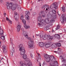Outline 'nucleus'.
Instances as JSON below:
<instances>
[{"label": "nucleus", "mask_w": 66, "mask_h": 66, "mask_svg": "<svg viewBox=\"0 0 66 66\" xmlns=\"http://www.w3.org/2000/svg\"><path fill=\"white\" fill-rule=\"evenodd\" d=\"M44 57L45 59V61L47 63H49L50 62V61L52 60V59H54V56H52L49 55L47 54H44Z\"/></svg>", "instance_id": "1"}, {"label": "nucleus", "mask_w": 66, "mask_h": 66, "mask_svg": "<svg viewBox=\"0 0 66 66\" xmlns=\"http://www.w3.org/2000/svg\"><path fill=\"white\" fill-rule=\"evenodd\" d=\"M13 4V3H9V6H7V10H10L11 9L12 10L14 11L16 9V7H18V4Z\"/></svg>", "instance_id": "2"}, {"label": "nucleus", "mask_w": 66, "mask_h": 66, "mask_svg": "<svg viewBox=\"0 0 66 66\" xmlns=\"http://www.w3.org/2000/svg\"><path fill=\"white\" fill-rule=\"evenodd\" d=\"M28 45L29 46V47L31 49L33 47L34 45V42L33 41V40H30L28 41Z\"/></svg>", "instance_id": "3"}, {"label": "nucleus", "mask_w": 66, "mask_h": 66, "mask_svg": "<svg viewBox=\"0 0 66 66\" xmlns=\"http://www.w3.org/2000/svg\"><path fill=\"white\" fill-rule=\"evenodd\" d=\"M57 2H56L54 3H53V4L50 6V8H51V7H52V8H54L56 10H57V8H58V7H57Z\"/></svg>", "instance_id": "4"}, {"label": "nucleus", "mask_w": 66, "mask_h": 66, "mask_svg": "<svg viewBox=\"0 0 66 66\" xmlns=\"http://www.w3.org/2000/svg\"><path fill=\"white\" fill-rule=\"evenodd\" d=\"M50 65L51 66H57L59 65L57 61H55L54 63L50 62Z\"/></svg>", "instance_id": "5"}, {"label": "nucleus", "mask_w": 66, "mask_h": 66, "mask_svg": "<svg viewBox=\"0 0 66 66\" xmlns=\"http://www.w3.org/2000/svg\"><path fill=\"white\" fill-rule=\"evenodd\" d=\"M19 51H21L20 54L21 55H23L25 53V50L24 48H23L22 49L21 48H19Z\"/></svg>", "instance_id": "6"}, {"label": "nucleus", "mask_w": 66, "mask_h": 66, "mask_svg": "<svg viewBox=\"0 0 66 66\" xmlns=\"http://www.w3.org/2000/svg\"><path fill=\"white\" fill-rule=\"evenodd\" d=\"M60 57H61V59L62 60H63L62 61V62H63L64 63V64H63L62 65V66H66V59H64L63 58V57L62 56V55H61L60 56Z\"/></svg>", "instance_id": "7"}, {"label": "nucleus", "mask_w": 66, "mask_h": 66, "mask_svg": "<svg viewBox=\"0 0 66 66\" xmlns=\"http://www.w3.org/2000/svg\"><path fill=\"white\" fill-rule=\"evenodd\" d=\"M43 9L44 10H45V11H48V9H49V6L47 5L46 4L45 5H43Z\"/></svg>", "instance_id": "8"}, {"label": "nucleus", "mask_w": 66, "mask_h": 66, "mask_svg": "<svg viewBox=\"0 0 66 66\" xmlns=\"http://www.w3.org/2000/svg\"><path fill=\"white\" fill-rule=\"evenodd\" d=\"M39 35L40 38H43V39H46V36L47 35H45L43 36V34H40Z\"/></svg>", "instance_id": "9"}, {"label": "nucleus", "mask_w": 66, "mask_h": 66, "mask_svg": "<svg viewBox=\"0 0 66 66\" xmlns=\"http://www.w3.org/2000/svg\"><path fill=\"white\" fill-rule=\"evenodd\" d=\"M46 38H47L48 40H51L53 38V37L49 35H46Z\"/></svg>", "instance_id": "10"}, {"label": "nucleus", "mask_w": 66, "mask_h": 66, "mask_svg": "<svg viewBox=\"0 0 66 66\" xmlns=\"http://www.w3.org/2000/svg\"><path fill=\"white\" fill-rule=\"evenodd\" d=\"M51 45V42H49L48 43L45 45V46L46 48H49Z\"/></svg>", "instance_id": "11"}, {"label": "nucleus", "mask_w": 66, "mask_h": 66, "mask_svg": "<svg viewBox=\"0 0 66 66\" xmlns=\"http://www.w3.org/2000/svg\"><path fill=\"white\" fill-rule=\"evenodd\" d=\"M17 32H19L20 30V29H21V26L20 24L18 25V26L17 27Z\"/></svg>", "instance_id": "12"}, {"label": "nucleus", "mask_w": 66, "mask_h": 66, "mask_svg": "<svg viewBox=\"0 0 66 66\" xmlns=\"http://www.w3.org/2000/svg\"><path fill=\"white\" fill-rule=\"evenodd\" d=\"M3 30L1 28V27H0V35L1 36L3 35Z\"/></svg>", "instance_id": "13"}, {"label": "nucleus", "mask_w": 66, "mask_h": 66, "mask_svg": "<svg viewBox=\"0 0 66 66\" xmlns=\"http://www.w3.org/2000/svg\"><path fill=\"white\" fill-rule=\"evenodd\" d=\"M39 45L40 47H44L45 44L43 42H41L39 43Z\"/></svg>", "instance_id": "14"}, {"label": "nucleus", "mask_w": 66, "mask_h": 66, "mask_svg": "<svg viewBox=\"0 0 66 66\" xmlns=\"http://www.w3.org/2000/svg\"><path fill=\"white\" fill-rule=\"evenodd\" d=\"M23 35L24 36L26 37H27L28 36V33H27V32L25 31H24L23 32Z\"/></svg>", "instance_id": "15"}, {"label": "nucleus", "mask_w": 66, "mask_h": 66, "mask_svg": "<svg viewBox=\"0 0 66 66\" xmlns=\"http://www.w3.org/2000/svg\"><path fill=\"white\" fill-rule=\"evenodd\" d=\"M12 50H11V52L10 53V55H13V53H14L15 52V51L14 50V48H12Z\"/></svg>", "instance_id": "16"}, {"label": "nucleus", "mask_w": 66, "mask_h": 66, "mask_svg": "<svg viewBox=\"0 0 66 66\" xmlns=\"http://www.w3.org/2000/svg\"><path fill=\"white\" fill-rule=\"evenodd\" d=\"M54 37L58 39L60 38V35L56 34L55 35Z\"/></svg>", "instance_id": "17"}, {"label": "nucleus", "mask_w": 66, "mask_h": 66, "mask_svg": "<svg viewBox=\"0 0 66 66\" xmlns=\"http://www.w3.org/2000/svg\"><path fill=\"white\" fill-rule=\"evenodd\" d=\"M25 17L26 20H29L30 19V16L27 15H25Z\"/></svg>", "instance_id": "18"}, {"label": "nucleus", "mask_w": 66, "mask_h": 66, "mask_svg": "<svg viewBox=\"0 0 66 66\" xmlns=\"http://www.w3.org/2000/svg\"><path fill=\"white\" fill-rule=\"evenodd\" d=\"M43 20H44V22H45L46 23H48V22L49 21V19L46 18L45 20L43 19Z\"/></svg>", "instance_id": "19"}, {"label": "nucleus", "mask_w": 66, "mask_h": 66, "mask_svg": "<svg viewBox=\"0 0 66 66\" xmlns=\"http://www.w3.org/2000/svg\"><path fill=\"white\" fill-rule=\"evenodd\" d=\"M23 45L22 44H20L18 46V47H19V48L20 47V48H21V49H23V48H24V47H23Z\"/></svg>", "instance_id": "20"}, {"label": "nucleus", "mask_w": 66, "mask_h": 66, "mask_svg": "<svg viewBox=\"0 0 66 66\" xmlns=\"http://www.w3.org/2000/svg\"><path fill=\"white\" fill-rule=\"evenodd\" d=\"M24 27L25 28V29H29V28H30V26H27V25L26 24H25L24 25Z\"/></svg>", "instance_id": "21"}, {"label": "nucleus", "mask_w": 66, "mask_h": 66, "mask_svg": "<svg viewBox=\"0 0 66 66\" xmlns=\"http://www.w3.org/2000/svg\"><path fill=\"white\" fill-rule=\"evenodd\" d=\"M23 55V56H22V57L23 59L25 60V59H26L27 58V55L24 54Z\"/></svg>", "instance_id": "22"}, {"label": "nucleus", "mask_w": 66, "mask_h": 66, "mask_svg": "<svg viewBox=\"0 0 66 66\" xmlns=\"http://www.w3.org/2000/svg\"><path fill=\"white\" fill-rule=\"evenodd\" d=\"M38 20V21H40L42 19V16H40L38 17L37 18Z\"/></svg>", "instance_id": "23"}, {"label": "nucleus", "mask_w": 66, "mask_h": 66, "mask_svg": "<svg viewBox=\"0 0 66 66\" xmlns=\"http://www.w3.org/2000/svg\"><path fill=\"white\" fill-rule=\"evenodd\" d=\"M55 46H56V44H53L51 46V48H55Z\"/></svg>", "instance_id": "24"}, {"label": "nucleus", "mask_w": 66, "mask_h": 66, "mask_svg": "<svg viewBox=\"0 0 66 66\" xmlns=\"http://www.w3.org/2000/svg\"><path fill=\"white\" fill-rule=\"evenodd\" d=\"M14 17H15H15H19V15H18V14L17 13L15 12L14 13Z\"/></svg>", "instance_id": "25"}, {"label": "nucleus", "mask_w": 66, "mask_h": 66, "mask_svg": "<svg viewBox=\"0 0 66 66\" xmlns=\"http://www.w3.org/2000/svg\"><path fill=\"white\" fill-rule=\"evenodd\" d=\"M56 46H57L58 47H60V46H61V43H56Z\"/></svg>", "instance_id": "26"}, {"label": "nucleus", "mask_w": 66, "mask_h": 66, "mask_svg": "<svg viewBox=\"0 0 66 66\" xmlns=\"http://www.w3.org/2000/svg\"><path fill=\"white\" fill-rule=\"evenodd\" d=\"M52 12L53 13V15H55V14H56V11H55L54 10H52Z\"/></svg>", "instance_id": "27"}, {"label": "nucleus", "mask_w": 66, "mask_h": 66, "mask_svg": "<svg viewBox=\"0 0 66 66\" xmlns=\"http://www.w3.org/2000/svg\"><path fill=\"white\" fill-rule=\"evenodd\" d=\"M27 65H28L29 66H32V63L30 61H29V63H27Z\"/></svg>", "instance_id": "28"}, {"label": "nucleus", "mask_w": 66, "mask_h": 66, "mask_svg": "<svg viewBox=\"0 0 66 66\" xmlns=\"http://www.w3.org/2000/svg\"><path fill=\"white\" fill-rule=\"evenodd\" d=\"M3 51L4 53H7V50H6V49H5V50L3 49Z\"/></svg>", "instance_id": "29"}, {"label": "nucleus", "mask_w": 66, "mask_h": 66, "mask_svg": "<svg viewBox=\"0 0 66 66\" xmlns=\"http://www.w3.org/2000/svg\"><path fill=\"white\" fill-rule=\"evenodd\" d=\"M54 19H56V14H54L53 15H52Z\"/></svg>", "instance_id": "30"}, {"label": "nucleus", "mask_w": 66, "mask_h": 66, "mask_svg": "<svg viewBox=\"0 0 66 66\" xmlns=\"http://www.w3.org/2000/svg\"><path fill=\"white\" fill-rule=\"evenodd\" d=\"M50 21L51 22H55V20H54V19H51Z\"/></svg>", "instance_id": "31"}, {"label": "nucleus", "mask_w": 66, "mask_h": 66, "mask_svg": "<svg viewBox=\"0 0 66 66\" xmlns=\"http://www.w3.org/2000/svg\"><path fill=\"white\" fill-rule=\"evenodd\" d=\"M2 37H1V38L2 40H4L5 39V36H1Z\"/></svg>", "instance_id": "32"}, {"label": "nucleus", "mask_w": 66, "mask_h": 66, "mask_svg": "<svg viewBox=\"0 0 66 66\" xmlns=\"http://www.w3.org/2000/svg\"><path fill=\"white\" fill-rule=\"evenodd\" d=\"M22 22H23V23L24 24H24H26V22L25 20H22Z\"/></svg>", "instance_id": "33"}, {"label": "nucleus", "mask_w": 66, "mask_h": 66, "mask_svg": "<svg viewBox=\"0 0 66 66\" xmlns=\"http://www.w3.org/2000/svg\"><path fill=\"white\" fill-rule=\"evenodd\" d=\"M47 16L49 17L50 18H51L52 16V15L50 14H48L47 15Z\"/></svg>", "instance_id": "34"}, {"label": "nucleus", "mask_w": 66, "mask_h": 66, "mask_svg": "<svg viewBox=\"0 0 66 66\" xmlns=\"http://www.w3.org/2000/svg\"><path fill=\"white\" fill-rule=\"evenodd\" d=\"M61 8L62 9V11H63V12H65V7H62Z\"/></svg>", "instance_id": "35"}, {"label": "nucleus", "mask_w": 66, "mask_h": 66, "mask_svg": "<svg viewBox=\"0 0 66 66\" xmlns=\"http://www.w3.org/2000/svg\"><path fill=\"white\" fill-rule=\"evenodd\" d=\"M25 14H26V15H29V14H30V13H29V11H26L25 12Z\"/></svg>", "instance_id": "36"}, {"label": "nucleus", "mask_w": 66, "mask_h": 66, "mask_svg": "<svg viewBox=\"0 0 66 66\" xmlns=\"http://www.w3.org/2000/svg\"><path fill=\"white\" fill-rule=\"evenodd\" d=\"M6 46H4L2 47V49H3H3H4V50L6 49H5V48H6Z\"/></svg>", "instance_id": "37"}, {"label": "nucleus", "mask_w": 66, "mask_h": 66, "mask_svg": "<svg viewBox=\"0 0 66 66\" xmlns=\"http://www.w3.org/2000/svg\"><path fill=\"white\" fill-rule=\"evenodd\" d=\"M26 38H27V39H28L29 40H32L31 39V38L30 37H28H28H26Z\"/></svg>", "instance_id": "38"}, {"label": "nucleus", "mask_w": 66, "mask_h": 66, "mask_svg": "<svg viewBox=\"0 0 66 66\" xmlns=\"http://www.w3.org/2000/svg\"><path fill=\"white\" fill-rule=\"evenodd\" d=\"M57 28H56L55 29L56 30H57V29H60V25H58L57 26Z\"/></svg>", "instance_id": "39"}, {"label": "nucleus", "mask_w": 66, "mask_h": 66, "mask_svg": "<svg viewBox=\"0 0 66 66\" xmlns=\"http://www.w3.org/2000/svg\"><path fill=\"white\" fill-rule=\"evenodd\" d=\"M6 4H7V6H10L9 5L10 4H9V2H7L6 3Z\"/></svg>", "instance_id": "40"}, {"label": "nucleus", "mask_w": 66, "mask_h": 66, "mask_svg": "<svg viewBox=\"0 0 66 66\" xmlns=\"http://www.w3.org/2000/svg\"><path fill=\"white\" fill-rule=\"evenodd\" d=\"M26 61L27 62H30V59L29 58H27Z\"/></svg>", "instance_id": "41"}, {"label": "nucleus", "mask_w": 66, "mask_h": 66, "mask_svg": "<svg viewBox=\"0 0 66 66\" xmlns=\"http://www.w3.org/2000/svg\"><path fill=\"white\" fill-rule=\"evenodd\" d=\"M38 54L39 59H40L41 58V56H40V55L39 54V53H38Z\"/></svg>", "instance_id": "42"}, {"label": "nucleus", "mask_w": 66, "mask_h": 66, "mask_svg": "<svg viewBox=\"0 0 66 66\" xmlns=\"http://www.w3.org/2000/svg\"><path fill=\"white\" fill-rule=\"evenodd\" d=\"M40 22L41 23V24H43V22H44V20H43V19L41 21V22Z\"/></svg>", "instance_id": "43"}, {"label": "nucleus", "mask_w": 66, "mask_h": 66, "mask_svg": "<svg viewBox=\"0 0 66 66\" xmlns=\"http://www.w3.org/2000/svg\"><path fill=\"white\" fill-rule=\"evenodd\" d=\"M20 19L21 20H23V15L21 16Z\"/></svg>", "instance_id": "44"}, {"label": "nucleus", "mask_w": 66, "mask_h": 66, "mask_svg": "<svg viewBox=\"0 0 66 66\" xmlns=\"http://www.w3.org/2000/svg\"><path fill=\"white\" fill-rule=\"evenodd\" d=\"M36 14V12H34L33 14H32V15L33 16H35V15Z\"/></svg>", "instance_id": "45"}, {"label": "nucleus", "mask_w": 66, "mask_h": 66, "mask_svg": "<svg viewBox=\"0 0 66 66\" xmlns=\"http://www.w3.org/2000/svg\"><path fill=\"white\" fill-rule=\"evenodd\" d=\"M42 17H45V14H42Z\"/></svg>", "instance_id": "46"}, {"label": "nucleus", "mask_w": 66, "mask_h": 66, "mask_svg": "<svg viewBox=\"0 0 66 66\" xmlns=\"http://www.w3.org/2000/svg\"><path fill=\"white\" fill-rule=\"evenodd\" d=\"M19 2L20 3V4H22V1L21 0H20V1H19Z\"/></svg>", "instance_id": "47"}, {"label": "nucleus", "mask_w": 66, "mask_h": 66, "mask_svg": "<svg viewBox=\"0 0 66 66\" xmlns=\"http://www.w3.org/2000/svg\"><path fill=\"white\" fill-rule=\"evenodd\" d=\"M44 10L42 11H41V14H43V13H44Z\"/></svg>", "instance_id": "48"}, {"label": "nucleus", "mask_w": 66, "mask_h": 66, "mask_svg": "<svg viewBox=\"0 0 66 66\" xmlns=\"http://www.w3.org/2000/svg\"><path fill=\"white\" fill-rule=\"evenodd\" d=\"M9 21L11 24H12V21H11V20H9Z\"/></svg>", "instance_id": "49"}, {"label": "nucleus", "mask_w": 66, "mask_h": 66, "mask_svg": "<svg viewBox=\"0 0 66 66\" xmlns=\"http://www.w3.org/2000/svg\"><path fill=\"white\" fill-rule=\"evenodd\" d=\"M6 19L7 21L8 20H9H9H10V19H9V18L7 17H6Z\"/></svg>", "instance_id": "50"}, {"label": "nucleus", "mask_w": 66, "mask_h": 66, "mask_svg": "<svg viewBox=\"0 0 66 66\" xmlns=\"http://www.w3.org/2000/svg\"><path fill=\"white\" fill-rule=\"evenodd\" d=\"M15 19L16 21H18V19H17V18H15Z\"/></svg>", "instance_id": "51"}, {"label": "nucleus", "mask_w": 66, "mask_h": 66, "mask_svg": "<svg viewBox=\"0 0 66 66\" xmlns=\"http://www.w3.org/2000/svg\"><path fill=\"white\" fill-rule=\"evenodd\" d=\"M30 55L31 57H33V55L32 54L30 53Z\"/></svg>", "instance_id": "52"}, {"label": "nucleus", "mask_w": 66, "mask_h": 66, "mask_svg": "<svg viewBox=\"0 0 66 66\" xmlns=\"http://www.w3.org/2000/svg\"><path fill=\"white\" fill-rule=\"evenodd\" d=\"M38 25L39 26H41V25H42V24H40V23H39L38 24Z\"/></svg>", "instance_id": "53"}, {"label": "nucleus", "mask_w": 66, "mask_h": 66, "mask_svg": "<svg viewBox=\"0 0 66 66\" xmlns=\"http://www.w3.org/2000/svg\"><path fill=\"white\" fill-rule=\"evenodd\" d=\"M21 30L22 31H23L24 30V29H23V28H22L21 29Z\"/></svg>", "instance_id": "54"}, {"label": "nucleus", "mask_w": 66, "mask_h": 66, "mask_svg": "<svg viewBox=\"0 0 66 66\" xmlns=\"http://www.w3.org/2000/svg\"><path fill=\"white\" fill-rule=\"evenodd\" d=\"M57 50H60L59 51H60V50H61V49L60 48H57Z\"/></svg>", "instance_id": "55"}, {"label": "nucleus", "mask_w": 66, "mask_h": 66, "mask_svg": "<svg viewBox=\"0 0 66 66\" xmlns=\"http://www.w3.org/2000/svg\"><path fill=\"white\" fill-rule=\"evenodd\" d=\"M39 66H41V63L40 62H39Z\"/></svg>", "instance_id": "56"}, {"label": "nucleus", "mask_w": 66, "mask_h": 66, "mask_svg": "<svg viewBox=\"0 0 66 66\" xmlns=\"http://www.w3.org/2000/svg\"><path fill=\"white\" fill-rule=\"evenodd\" d=\"M48 28V26H46V28H45V29H47V28Z\"/></svg>", "instance_id": "57"}, {"label": "nucleus", "mask_w": 66, "mask_h": 66, "mask_svg": "<svg viewBox=\"0 0 66 66\" xmlns=\"http://www.w3.org/2000/svg\"><path fill=\"white\" fill-rule=\"evenodd\" d=\"M52 32H54V30H53V29H52Z\"/></svg>", "instance_id": "58"}, {"label": "nucleus", "mask_w": 66, "mask_h": 66, "mask_svg": "<svg viewBox=\"0 0 66 66\" xmlns=\"http://www.w3.org/2000/svg\"><path fill=\"white\" fill-rule=\"evenodd\" d=\"M10 40L11 42H12V39L11 38H10Z\"/></svg>", "instance_id": "59"}, {"label": "nucleus", "mask_w": 66, "mask_h": 66, "mask_svg": "<svg viewBox=\"0 0 66 66\" xmlns=\"http://www.w3.org/2000/svg\"><path fill=\"white\" fill-rule=\"evenodd\" d=\"M3 58H1V60H3Z\"/></svg>", "instance_id": "60"}, {"label": "nucleus", "mask_w": 66, "mask_h": 66, "mask_svg": "<svg viewBox=\"0 0 66 66\" xmlns=\"http://www.w3.org/2000/svg\"><path fill=\"white\" fill-rule=\"evenodd\" d=\"M43 65H45V62H44L43 63Z\"/></svg>", "instance_id": "61"}, {"label": "nucleus", "mask_w": 66, "mask_h": 66, "mask_svg": "<svg viewBox=\"0 0 66 66\" xmlns=\"http://www.w3.org/2000/svg\"><path fill=\"white\" fill-rule=\"evenodd\" d=\"M39 35H36V36H39Z\"/></svg>", "instance_id": "62"}, {"label": "nucleus", "mask_w": 66, "mask_h": 66, "mask_svg": "<svg viewBox=\"0 0 66 66\" xmlns=\"http://www.w3.org/2000/svg\"><path fill=\"white\" fill-rule=\"evenodd\" d=\"M4 14V16H5V15H6V13H5V14Z\"/></svg>", "instance_id": "63"}, {"label": "nucleus", "mask_w": 66, "mask_h": 66, "mask_svg": "<svg viewBox=\"0 0 66 66\" xmlns=\"http://www.w3.org/2000/svg\"><path fill=\"white\" fill-rule=\"evenodd\" d=\"M0 1H1V2H3V1L2 0H0Z\"/></svg>", "instance_id": "64"}]
</instances>
